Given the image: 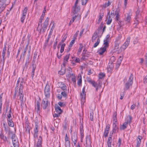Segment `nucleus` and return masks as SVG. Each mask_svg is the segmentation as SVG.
Wrapping results in <instances>:
<instances>
[{
	"instance_id": "obj_13",
	"label": "nucleus",
	"mask_w": 147,
	"mask_h": 147,
	"mask_svg": "<svg viewBox=\"0 0 147 147\" xmlns=\"http://www.w3.org/2000/svg\"><path fill=\"white\" fill-rule=\"evenodd\" d=\"M48 100L47 98H45L43 99L42 102V106L44 109H45L48 106Z\"/></svg>"
},
{
	"instance_id": "obj_27",
	"label": "nucleus",
	"mask_w": 147,
	"mask_h": 147,
	"mask_svg": "<svg viewBox=\"0 0 147 147\" xmlns=\"http://www.w3.org/2000/svg\"><path fill=\"white\" fill-rule=\"evenodd\" d=\"M40 107V103L39 102L37 101L35 105V110L38 113Z\"/></svg>"
},
{
	"instance_id": "obj_33",
	"label": "nucleus",
	"mask_w": 147,
	"mask_h": 147,
	"mask_svg": "<svg viewBox=\"0 0 147 147\" xmlns=\"http://www.w3.org/2000/svg\"><path fill=\"white\" fill-rule=\"evenodd\" d=\"M140 22V21L139 18V16H137L136 17L135 20H134V24L137 25Z\"/></svg>"
},
{
	"instance_id": "obj_42",
	"label": "nucleus",
	"mask_w": 147,
	"mask_h": 147,
	"mask_svg": "<svg viewBox=\"0 0 147 147\" xmlns=\"http://www.w3.org/2000/svg\"><path fill=\"white\" fill-rule=\"evenodd\" d=\"M6 50V49L5 48H4L2 52V56L3 57V61L5 60V51Z\"/></svg>"
},
{
	"instance_id": "obj_53",
	"label": "nucleus",
	"mask_w": 147,
	"mask_h": 147,
	"mask_svg": "<svg viewBox=\"0 0 147 147\" xmlns=\"http://www.w3.org/2000/svg\"><path fill=\"white\" fill-rule=\"evenodd\" d=\"M9 125L11 127H13L14 125L13 121H7Z\"/></svg>"
},
{
	"instance_id": "obj_22",
	"label": "nucleus",
	"mask_w": 147,
	"mask_h": 147,
	"mask_svg": "<svg viewBox=\"0 0 147 147\" xmlns=\"http://www.w3.org/2000/svg\"><path fill=\"white\" fill-rule=\"evenodd\" d=\"M80 134L81 141L82 142L83 141V138L84 137V134L83 133L84 130L83 129V127L82 126H80Z\"/></svg>"
},
{
	"instance_id": "obj_41",
	"label": "nucleus",
	"mask_w": 147,
	"mask_h": 147,
	"mask_svg": "<svg viewBox=\"0 0 147 147\" xmlns=\"http://www.w3.org/2000/svg\"><path fill=\"white\" fill-rule=\"evenodd\" d=\"M122 60V58L121 57V56L119 58L118 61H117V66H119L120 64H121V63Z\"/></svg>"
},
{
	"instance_id": "obj_10",
	"label": "nucleus",
	"mask_w": 147,
	"mask_h": 147,
	"mask_svg": "<svg viewBox=\"0 0 147 147\" xmlns=\"http://www.w3.org/2000/svg\"><path fill=\"white\" fill-rule=\"evenodd\" d=\"M88 81L89 83L92 84V86L96 88V91H97L99 88H100L101 85L100 83L97 84L94 81H92L91 80H88Z\"/></svg>"
},
{
	"instance_id": "obj_35",
	"label": "nucleus",
	"mask_w": 147,
	"mask_h": 147,
	"mask_svg": "<svg viewBox=\"0 0 147 147\" xmlns=\"http://www.w3.org/2000/svg\"><path fill=\"white\" fill-rule=\"evenodd\" d=\"M100 40L99 38H97L96 41H95V42L94 44L93 47L95 48L97 46H98L100 42Z\"/></svg>"
},
{
	"instance_id": "obj_6",
	"label": "nucleus",
	"mask_w": 147,
	"mask_h": 147,
	"mask_svg": "<svg viewBox=\"0 0 147 147\" xmlns=\"http://www.w3.org/2000/svg\"><path fill=\"white\" fill-rule=\"evenodd\" d=\"M12 141L14 147H19V142L17 137L15 134H13L12 137Z\"/></svg>"
},
{
	"instance_id": "obj_40",
	"label": "nucleus",
	"mask_w": 147,
	"mask_h": 147,
	"mask_svg": "<svg viewBox=\"0 0 147 147\" xmlns=\"http://www.w3.org/2000/svg\"><path fill=\"white\" fill-rule=\"evenodd\" d=\"M65 69L64 67L61 68L60 71L59 72V73L61 75H63L65 73Z\"/></svg>"
},
{
	"instance_id": "obj_21",
	"label": "nucleus",
	"mask_w": 147,
	"mask_h": 147,
	"mask_svg": "<svg viewBox=\"0 0 147 147\" xmlns=\"http://www.w3.org/2000/svg\"><path fill=\"white\" fill-rule=\"evenodd\" d=\"M23 87L20 86L19 89V95L20 96V98L22 100H23Z\"/></svg>"
},
{
	"instance_id": "obj_11",
	"label": "nucleus",
	"mask_w": 147,
	"mask_h": 147,
	"mask_svg": "<svg viewBox=\"0 0 147 147\" xmlns=\"http://www.w3.org/2000/svg\"><path fill=\"white\" fill-rule=\"evenodd\" d=\"M67 77L68 78L69 80H71L74 84H76V76L73 74H70L67 76Z\"/></svg>"
},
{
	"instance_id": "obj_23",
	"label": "nucleus",
	"mask_w": 147,
	"mask_h": 147,
	"mask_svg": "<svg viewBox=\"0 0 147 147\" xmlns=\"http://www.w3.org/2000/svg\"><path fill=\"white\" fill-rule=\"evenodd\" d=\"M110 37L109 34H108L104 40V44L109 46V38Z\"/></svg>"
},
{
	"instance_id": "obj_45",
	"label": "nucleus",
	"mask_w": 147,
	"mask_h": 147,
	"mask_svg": "<svg viewBox=\"0 0 147 147\" xmlns=\"http://www.w3.org/2000/svg\"><path fill=\"white\" fill-rule=\"evenodd\" d=\"M78 77L79 78V79L78 82V84L79 86L81 85L82 82V77L80 76V77L78 76Z\"/></svg>"
},
{
	"instance_id": "obj_56",
	"label": "nucleus",
	"mask_w": 147,
	"mask_h": 147,
	"mask_svg": "<svg viewBox=\"0 0 147 147\" xmlns=\"http://www.w3.org/2000/svg\"><path fill=\"white\" fill-rule=\"evenodd\" d=\"M62 96L64 97H66L67 96V94L65 92H62L61 94Z\"/></svg>"
},
{
	"instance_id": "obj_24",
	"label": "nucleus",
	"mask_w": 147,
	"mask_h": 147,
	"mask_svg": "<svg viewBox=\"0 0 147 147\" xmlns=\"http://www.w3.org/2000/svg\"><path fill=\"white\" fill-rule=\"evenodd\" d=\"M86 143L87 145L89 146L91 143V138L90 136L89 135H87L86 138Z\"/></svg>"
},
{
	"instance_id": "obj_44",
	"label": "nucleus",
	"mask_w": 147,
	"mask_h": 147,
	"mask_svg": "<svg viewBox=\"0 0 147 147\" xmlns=\"http://www.w3.org/2000/svg\"><path fill=\"white\" fill-rule=\"evenodd\" d=\"M39 127L38 125L36 124L35 126L34 129V133H38Z\"/></svg>"
},
{
	"instance_id": "obj_43",
	"label": "nucleus",
	"mask_w": 147,
	"mask_h": 147,
	"mask_svg": "<svg viewBox=\"0 0 147 147\" xmlns=\"http://www.w3.org/2000/svg\"><path fill=\"white\" fill-rule=\"evenodd\" d=\"M115 57L114 56H113L111 58L109 63H111L112 64H113V62L115 61Z\"/></svg>"
},
{
	"instance_id": "obj_39",
	"label": "nucleus",
	"mask_w": 147,
	"mask_h": 147,
	"mask_svg": "<svg viewBox=\"0 0 147 147\" xmlns=\"http://www.w3.org/2000/svg\"><path fill=\"white\" fill-rule=\"evenodd\" d=\"M98 38V36L96 35V34H94L92 39V42H95L96 41L97 38Z\"/></svg>"
},
{
	"instance_id": "obj_38",
	"label": "nucleus",
	"mask_w": 147,
	"mask_h": 147,
	"mask_svg": "<svg viewBox=\"0 0 147 147\" xmlns=\"http://www.w3.org/2000/svg\"><path fill=\"white\" fill-rule=\"evenodd\" d=\"M77 139V136L76 133H74L73 136H72V140H74L76 142Z\"/></svg>"
},
{
	"instance_id": "obj_34",
	"label": "nucleus",
	"mask_w": 147,
	"mask_h": 147,
	"mask_svg": "<svg viewBox=\"0 0 147 147\" xmlns=\"http://www.w3.org/2000/svg\"><path fill=\"white\" fill-rule=\"evenodd\" d=\"M3 96V93H1L0 95V112L1 111L2 109Z\"/></svg>"
},
{
	"instance_id": "obj_1",
	"label": "nucleus",
	"mask_w": 147,
	"mask_h": 147,
	"mask_svg": "<svg viewBox=\"0 0 147 147\" xmlns=\"http://www.w3.org/2000/svg\"><path fill=\"white\" fill-rule=\"evenodd\" d=\"M131 117L130 116H128L127 117V120L124 122L123 124L121 125L119 129L121 130H124L126 129L129 124H130L131 120Z\"/></svg>"
},
{
	"instance_id": "obj_31",
	"label": "nucleus",
	"mask_w": 147,
	"mask_h": 147,
	"mask_svg": "<svg viewBox=\"0 0 147 147\" xmlns=\"http://www.w3.org/2000/svg\"><path fill=\"white\" fill-rule=\"evenodd\" d=\"M113 132L115 133L118 132V125H113Z\"/></svg>"
},
{
	"instance_id": "obj_5",
	"label": "nucleus",
	"mask_w": 147,
	"mask_h": 147,
	"mask_svg": "<svg viewBox=\"0 0 147 147\" xmlns=\"http://www.w3.org/2000/svg\"><path fill=\"white\" fill-rule=\"evenodd\" d=\"M78 2L77 1H76L74 5L72 8L74 14H76L80 10V7L78 5Z\"/></svg>"
},
{
	"instance_id": "obj_8",
	"label": "nucleus",
	"mask_w": 147,
	"mask_h": 147,
	"mask_svg": "<svg viewBox=\"0 0 147 147\" xmlns=\"http://www.w3.org/2000/svg\"><path fill=\"white\" fill-rule=\"evenodd\" d=\"M85 88L84 87L82 90V92L80 94L81 98V101L82 104H84L85 102V99L86 96Z\"/></svg>"
},
{
	"instance_id": "obj_57",
	"label": "nucleus",
	"mask_w": 147,
	"mask_h": 147,
	"mask_svg": "<svg viewBox=\"0 0 147 147\" xmlns=\"http://www.w3.org/2000/svg\"><path fill=\"white\" fill-rule=\"evenodd\" d=\"M7 118H10L12 117L11 114V110H10L8 114L7 115Z\"/></svg>"
},
{
	"instance_id": "obj_52",
	"label": "nucleus",
	"mask_w": 147,
	"mask_h": 147,
	"mask_svg": "<svg viewBox=\"0 0 147 147\" xmlns=\"http://www.w3.org/2000/svg\"><path fill=\"white\" fill-rule=\"evenodd\" d=\"M74 39H73L71 40V42L70 43L69 45V49H70V48L72 47V46L73 45V44L74 43ZM69 50L70 49H69Z\"/></svg>"
},
{
	"instance_id": "obj_54",
	"label": "nucleus",
	"mask_w": 147,
	"mask_h": 147,
	"mask_svg": "<svg viewBox=\"0 0 147 147\" xmlns=\"http://www.w3.org/2000/svg\"><path fill=\"white\" fill-rule=\"evenodd\" d=\"M26 15L22 14V16L21 18V21L22 23L24 22V20L26 18Z\"/></svg>"
},
{
	"instance_id": "obj_36",
	"label": "nucleus",
	"mask_w": 147,
	"mask_h": 147,
	"mask_svg": "<svg viewBox=\"0 0 147 147\" xmlns=\"http://www.w3.org/2000/svg\"><path fill=\"white\" fill-rule=\"evenodd\" d=\"M70 56V54H67L65 57L64 59V61L63 64H64L65 63L68 61V60Z\"/></svg>"
},
{
	"instance_id": "obj_55",
	"label": "nucleus",
	"mask_w": 147,
	"mask_h": 147,
	"mask_svg": "<svg viewBox=\"0 0 147 147\" xmlns=\"http://www.w3.org/2000/svg\"><path fill=\"white\" fill-rule=\"evenodd\" d=\"M43 20L40 19L39 20V23L38 24V26L37 28H39L40 26L41 27L42 26V22Z\"/></svg>"
},
{
	"instance_id": "obj_59",
	"label": "nucleus",
	"mask_w": 147,
	"mask_h": 147,
	"mask_svg": "<svg viewBox=\"0 0 147 147\" xmlns=\"http://www.w3.org/2000/svg\"><path fill=\"white\" fill-rule=\"evenodd\" d=\"M122 37V35L121 34H119L118 36L116 38V40L117 41H118L120 40Z\"/></svg>"
},
{
	"instance_id": "obj_12",
	"label": "nucleus",
	"mask_w": 147,
	"mask_h": 147,
	"mask_svg": "<svg viewBox=\"0 0 147 147\" xmlns=\"http://www.w3.org/2000/svg\"><path fill=\"white\" fill-rule=\"evenodd\" d=\"M102 33L103 32L102 31V27H100L96 31L94 34H96V35H97L98 36V38H99L101 36Z\"/></svg>"
},
{
	"instance_id": "obj_20",
	"label": "nucleus",
	"mask_w": 147,
	"mask_h": 147,
	"mask_svg": "<svg viewBox=\"0 0 147 147\" xmlns=\"http://www.w3.org/2000/svg\"><path fill=\"white\" fill-rule=\"evenodd\" d=\"M113 67V64L111 63H109L107 67V72L109 73H111Z\"/></svg>"
},
{
	"instance_id": "obj_51",
	"label": "nucleus",
	"mask_w": 147,
	"mask_h": 147,
	"mask_svg": "<svg viewBox=\"0 0 147 147\" xmlns=\"http://www.w3.org/2000/svg\"><path fill=\"white\" fill-rule=\"evenodd\" d=\"M105 76V74L102 73H100L99 74V78L100 79H102Z\"/></svg>"
},
{
	"instance_id": "obj_28",
	"label": "nucleus",
	"mask_w": 147,
	"mask_h": 147,
	"mask_svg": "<svg viewBox=\"0 0 147 147\" xmlns=\"http://www.w3.org/2000/svg\"><path fill=\"white\" fill-rule=\"evenodd\" d=\"M112 141V138L111 136H109L108 138L107 141V146L108 147H111V142Z\"/></svg>"
},
{
	"instance_id": "obj_62",
	"label": "nucleus",
	"mask_w": 147,
	"mask_h": 147,
	"mask_svg": "<svg viewBox=\"0 0 147 147\" xmlns=\"http://www.w3.org/2000/svg\"><path fill=\"white\" fill-rule=\"evenodd\" d=\"M90 118L91 121L93 120V114L92 113H90Z\"/></svg>"
},
{
	"instance_id": "obj_14",
	"label": "nucleus",
	"mask_w": 147,
	"mask_h": 147,
	"mask_svg": "<svg viewBox=\"0 0 147 147\" xmlns=\"http://www.w3.org/2000/svg\"><path fill=\"white\" fill-rule=\"evenodd\" d=\"M42 138L40 136H39L38 138V140L37 143L34 146V147H42Z\"/></svg>"
},
{
	"instance_id": "obj_26",
	"label": "nucleus",
	"mask_w": 147,
	"mask_h": 147,
	"mask_svg": "<svg viewBox=\"0 0 147 147\" xmlns=\"http://www.w3.org/2000/svg\"><path fill=\"white\" fill-rule=\"evenodd\" d=\"M142 137L140 136H138L137 140V146L139 147L141 143V140L142 139Z\"/></svg>"
},
{
	"instance_id": "obj_3",
	"label": "nucleus",
	"mask_w": 147,
	"mask_h": 147,
	"mask_svg": "<svg viewBox=\"0 0 147 147\" xmlns=\"http://www.w3.org/2000/svg\"><path fill=\"white\" fill-rule=\"evenodd\" d=\"M130 37H128L124 43L121 46L119 49V51L120 52L125 50L129 45L130 41Z\"/></svg>"
},
{
	"instance_id": "obj_48",
	"label": "nucleus",
	"mask_w": 147,
	"mask_h": 147,
	"mask_svg": "<svg viewBox=\"0 0 147 147\" xmlns=\"http://www.w3.org/2000/svg\"><path fill=\"white\" fill-rule=\"evenodd\" d=\"M28 10V8L27 7H26L23 10V11H22V15H26L27 11Z\"/></svg>"
},
{
	"instance_id": "obj_60",
	"label": "nucleus",
	"mask_w": 147,
	"mask_h": 147,
	"mask_svg": "<svg viewBox=\"0 0 147 147\" xmlns=\"http://www.w3.org/2000/svg\"><path fill=\"white\" fill-rule=\"evenodd\" d=\"M83 46L82 44H80V46L79 47V48L78 50V52L79 53H80L81 52L83 48Z\"/></svg>"
},
{
	"instance_id": "obj_61",
	"label": "nucleus",
	"mask_w": 147,
	"mask_h": 147,
	"mask_svg": "<svg viewBox=\"0 0 147 147\" xmlns=\"http://www.w3.org/2000/svg\"><path fill=\"white\" fill-rule=\"evenodd\" d=\"M88 0H82V5H85L87 3Z\"/></svg>"
},
{
	"instance_id": "obj_7",
	"label": "nucleus",
	"mask_w": 147,
	"mask_h": 147,
	"mask_svg": "<svg viewBox=\"0 0 147 147\" xmlns=\"http://www.w3.org/2000/svg\"><path fill=\"white\" fill-rule=\"evenodd\" d=\"M50 86L49 85L47 84L44 90L45 94L47 98H49L50 96Z\"/></svg>"
},
{
	"instance_id": "obj_29",
	"label": "nucleus",
	"mask_w": 147,
	"mask_h": 147,
	"mask_svg": "<svg viewBox=\"0 0 147 147\" xmlns=\"http://www.w3.org/2000/svg\"><path fill=\"white\" fill-rule=\"evenodd\" d=\"M117 15H119V11L118 9L116 10H113L111 11V15L113 17Z\"/></svg>"
},
{
	"instance_id": "obj_32",
	"label": "nucleus",
	"mask_w": 147,
	"mask_h": 147,
	"mask_svg": "<svg viewBox=\"0 0 147 147\" xmlns=\"http://www.w3.org/2000/svg\"><path fill=\"white\" fill-rule=\"evenodd\" d=\"M56 112L57 113L61 114L62 112V110L59 107L57 106L55 108Z\"/></svg>"
},
{
	"instance_id": "obj_2",
	"label": "nucleus",
	"mask_w": 147,
	"mask_h": 147,
	"mask_svg": "<svg viewBox=\"0 0 147 147\" xmlns=\"http://www.w3.org/2000/svg\"><path fill=\"white\" fill-rule=\"evenodd\" d=\"M132 14L131 12L127 13L125 16L124 21L126 24L129 25L132 22Z\"/></svg>"
},
{
	"instance_id": "obj_63",
	"label": "nucleus",
	"mask_w": 147,
	"mask_h": 147,
	"mask_svg": "<svg viewBox=\"0 0 147 147\" xmlns=\"http://www.w3.org/2000/svg\"><path fill=\"white\" fill-rule=\"evenodd\" d=\"M58 104L61 107H64L65 105V104L63 102H58Z\"/></svg>"
},
{
	"instance_id": "obj_46",
	"label": "nucleus",
	"mask_w": 147,
	"mask_h": 147,
	"mask_svg": "<svg viewBox=\"0 0 147 147\" xmlns=\"http://www.w3.org/2000/svg\"><path fill=\"white\" fill-rule=\"evenodd\" d=\"M121 138H119V139L118 142L117 143V146L118 147H121Z\"/></svg>"
},
{
	"instance_id": "obj_37",
	"label": "nucleus",
	"mask_w": 147,
	"mask_h": 147,
	"mask_svg": "<svg viewBox=\"0 0 147 147\" xmlns=\"http://www.w3.org/2000/svg\"><path fill=\"white\" fill-rule=\"evenodd\" d=\"M50 36H51L50 35H48V38L45 41V42L44 43V46L45 47H47L48 45V42L49 41V39L50 38Z\"/></svg>"
},
{
	"instance_id": "obj_47",
	"label": "nucleus",
	"mask_w": 147,
	"mask_h": 147,
	"mask_svg": "<svg viewBox=\"0 0 147 147\" xmlns=\"http://www.w3.org/2000/svg\"><path fill=\"white\" fill-rule=\"evenodd\" d=\"M0 136L1 139H2L4 141H6L7 140V138L5 136H4L3 134H1Z\"/></svg>"
},
{
	"instance_id": "obj_19",
	"label": "nucleus",
	"mask_w": 147,
	"mask_h": 147,
	"mask_svg": "<svg viewBox=\"0 0 147 147\" xmlns=\"http://www.w3.org/2000/svg\"><path fill=\"white\" fill-rule=\"evenodd\" d=\"M117 114L114 113L113 117V125H118V124L117 122Z\"/></svg>"
},
{
	"instance_id": "obj_17",
	"label": "nucleus",
	"mask_w": 147,
	"mask_h": 147,
	"mask_svg": "<svg viewBox=\"0 0 147 147\" xmlns=\"http://www.w3.org/2000/svg\"><path fill=\"white\" fill-rule=\"evenodd\" d=\"M52 25V27H51V30L49 34V35L51 36L52 34L53 30L55 26V23L54 22V21H52L51 23L50 24V26Z\"/></svg>"
},
{
	"instance_id": "obj_30",
	"label": "nucleus",
	"mask_w": 147,
	"mask_h": 147,
	"mask_svg": "<svg viewBox=\"0 0 147 147\" xmlns=\"http://www.w3.org/2000/svg\"><path fill=\"white\" fill-rule=\"evenodd\" d=\"M6 0H0V5H1L3 9L5 8V3Z\"/></svg>"
},
{
	"instance_id": "obj_50",
	"label": "nucleus",
	"mask_w": 147,
	"mask_h": 147,
	"mask_svg": "<svg viewBox=\"0 0 147 147\" xmlns=\"http://www.w3.org/2000/svg\"><path fill=\"white\" fill-rule=\"evenodd\" d=\"M65 44L64 43V44H62L61 45V50H60V52L61 53H62L63 52V51H64V47H65Z\"/></svg>"
},
{
	"instance_id": "obj_15",
	"label": "nucleus",
	"mask_w": 147,
	"mask_h": 147,
	"mask_svg": "<svg viewBox=\"0 0 147 147\" xmlns=\"http://www.w3.org/2000/svg\"><path fill=\"white\" fill-rule=\"evenodd\" d=\"M65 146L66 147H70V141L69 140V138L67 136V134H65Z\"/></svg>"
},
{
	"instance_id": "obj_16",
	"label": "nucleus",
	"mask_w": 147,
	"mask_h": 147,
	"mask_svg": "<svg viewBox=\"0 0 147 147\" xmlns=\"http://www.w3.org/2000/svg\"><path fill=\"white\" fill-rule=\"evenodd\" d=\"M110 129L109 125H107L106 126V129L104 133L103 136L105 138L107 136Z\"/></svg>"
},
{
	"instance_id": "obj_9",
	"label": "nucleus",
	"mask_w": 147,
	"mask_h": 147,
	"mask_svg": "<svg viewBox=\"0 0 147 147\" xmlns=\"http://www.w3.org/2000/svg\"><path fill=\"white\" fill-rule=\"evenodd\" d=\"M104 46L100 48L98 51L97 52L98 54L101 55L106 51L108 47L109 46L104 44Z\"/></svg>"
},
{
	"instance_id": "obj_4",
	"label": "nucleus",
	"mask_w": 147,
	"mask_h": 147,
	"mask_svg": "<svg viewBox=\"0 0 147 147\" xmlns=\"http://www.w3.org/2000/svg\"><path fill=\"white\" fill-rule=\"evenodd\" d=\"M133 76L131 74L128 82H127L125 84V87L124 88V90H127L129 87L131 86L133 83Z\"/></svg>"
},
{
	"instance_id": "obj_25",
	"label": "nucleus",
	"mask_w": 147,
	"mask_h": 147,
	"mask_svg": "<svg viewBox=\"0 0 147 147\" xmlns=\"http://www.w3.org/2000/svg\"><path fill=\"white\" fill-rule=\"evenodd\" d=\"M58 86L63 90H65L66 89V86L62 82H59L58 83Z\"/></svg>"
},
{
	"instance_id": "obj_58",
	"label": "nucleus",
	"mask_w": 147,
	"mask_h": 147,
	"mask_svg": "<svg viewBox=\"0 0 147 147\" xmlns=\"http://www.w3.org/2000/svg\"><path fill=\"white\" fill-rule=\"evenodd\" d=\"M38 133L34 134V138L35 141L38 139Z\"/></svg>"
},
{
	"instance_id": "obj_18",
	"label": "nucleus",
	"mask_w": 147,
	"mask_h": 147,
	"mask_svg": "<svg viewBox=\"0 0 147 147\" xmlns=\"http://www.w3.org/2000/svg\"><path fill=\"white\" fill-rule=\"evenodd\" d=\"M49 19V18H47L45 20V22H44L43 27V28L44 31L47 28L48 24Z\"/></svg>"
},
{
	"instance_id": "obj_64",
	"label": "nucleus",
	"mask_w": 147,
	"mask_h": 147,
	"mask_svg": "<svg viewBox=\"0 0 147 147\" xmlns=\"http://www.w3.org/2000/svg\"><path fill=\"white\" fill-rule=\"evenodd\" d=\"M143 82L144 84H146L147 83V76H145L143 80Z\"/></svg>"
},
{
	"instance_id": "obj_49",
	"label": "nucleus",
	"mask_w": 147,
	"mask_h": 147,
	"mask_svg": "<svg viewBox=\"0 0 147 147\" xmlns=\"http://www.w3.org/2000/svg\"><path fill=\"white\" fill-rule=\"evenodd\" d=\"M112 20V19L111 18L110 16H109L108 18H107V24L108 25H109Z\"/></svg>"
}]
</instances>
